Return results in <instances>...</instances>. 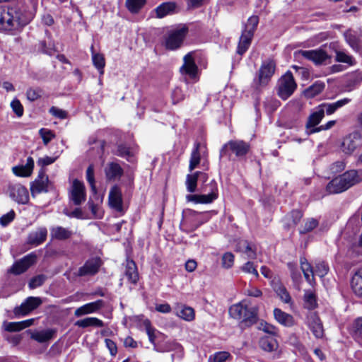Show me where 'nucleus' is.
I'll return each mask as SVG.
<instances>
[{"mask_svg":"<svg viewBox=\"0 0 362 362\" xmlns=\"http://www.w3.org/2000/svg\"><path fill=\"white\" fill-rule=\"evenodd\" d=\"M251 33L242 32V35L240 37L239 43L238 45L237 52L240 55H243L249 48L251 44L252 39L253 37Z\"/></svg>","mask_w":362,"mask_h":362,"instance_id":"e433bc0d","label":"nucleus"},{"mask_svg":"<svg viewBox=\"0 0 362 362\" xmlns=\"http://www.w3.org/2000/svg\"><path fill=\"white\" fill-rule=\"evenodd\" d=\"M201 177L205 182L208 179V175L202 172L197 171L192 175H187L186 178L187 189L189 192H194L197 189L198 178Z\"/></svg>","mask_w":362,"mask_h":362,"instance_id":"bb28decb","label":"nucleus"},{"mask_svg":"<svg viewBox=\"0 0 362 362\" xmlns=\"http://www.w3.org/2000/svg\"><path fill=\"white\" fill-rule=\"evenodd\" d=\"M323 117V110L317 107L316 110L310 114L306 122L305 127L308 134L311 129L317 128L316 126L320 124Z\"/></svg>","mask_w":362,"mask_h":362,"instance_id":"72a5a7b5","label":"nucleus"},{"mask_svg":"<svg viewBox=\"0 0 362 362\" xmlns=\"http://www.w3.org/2000/svg\"><path fill=\"white\" fill-rule=\"evenodd\" d=\"M39 134L42 139L45 145L47 144L54 137V134L49 129L42 128L39 130Z\"/></svg>","mask_w":362,"mask_h":362,"instance_id":"680f3d73","label":"nucleus"},{"mask_svg":"<svg viewBox=\"0 0 362 362\" xmlns=\"http://www.w3.org/2000/svg\"><path fill=\"white\" fill-rule=\"evenodd\" d=\"M300 264L305 280L310 285H313L315 283V274L322 278L329 271V267L325 262L316 263L315 268H313L305 257H300Z\"/></svg>","mask_w":362,"mask_h":362,"instance_id":"20e7f679","label":"nucleus"},{"mask_svg":"<svg viewBox=\"0 0 362 362\" xmlns=\"http://www.w3.org/2000/svg\"><path fill=\"white\" fill-rule=\"evenodd\" d=\"M274 315L276 320L285 327H292L295 325L293 317L279 308L274 310Z\"/></svg>","mask_w":362,"mask_h":362,"instance_id":"c756f323","label":"nucleus"},{"mask_svg":"<svg viewBox=\"0 0 362 362\" xmlns=\"http://www.w3.org/2000/svg\"><path fill=\"white\" fill-rule=\"evenodd\" d=\"M105 178L108 181H115L119 180L123 174L124 170L117 162H109L104 168Z\"/></svg>","mask_w":362,"mask_h":362,"instance_id":"6ab92c4d","label":"nucleus"},{"mask_svg":"<svg viewBox=\"0 0 362 362\" xmlns=\"http://www.w3.org/2000/svg\"><path fill=\"white\" fill-rule=\"evenodd\" d=\"M351 286L357 296L362 297V268L358 269L353 275Z\"/></svg>","mask_w":362,"mask_h":362,"instance_id":"f704fd0d","label":"nucleus"},{"mask_svg":"<svg viewBox=\"0 0 362 362\" xmlns=\"http://www.w3.org/2000/svg\"><path fill=\"white\" fill-rule=\"evenodd\" d=\"M31 13L18 6H0V31H19L30 23Z\"/></svg>","mask_w":362,"mask_h":362,"instance_id":"f257e3e1","label":"nucleus"},{"mask_svg":"<svg viewBox=\"0 0 362 362\" xmlns=\"http://www.w3.org/2000/svg\"><path fill=\"white\" fill-rule=\"evenodd\" d=\"M48 177L43 173L32 183L30 191L33 195L48 192Z\"/></svg>","mask_w":362,"mask_h":362,"instance_id":"4be33fe9","label":"nucleus"},{"mask_svg":"<svg viewBox=\"0 0 362 362\" xmlns=\"http://www.w3.org/2000/svg\"><path fill=\"white\" fill-rule=\"evenodd\" d=\"M92 50V62L94 66L98 70L100 75L104 74V67L105 65V60L102 54L94 53L93 46L91 47Z\"/></svg>","mask_w":362,"mask_h":362,"instance_id":"a18cd8bd","label":"nucleus"},{"mask_svg":"<svg viewBox=\"0 0 362 362\" xmlns=\"http://www.w3.org/2000/svg\"><path fill=\"white\" fill-rule=\"evenodd\" d=\"M298 54L313 61L315 64H321L330 58L327 52L321 49L315 50H300Z\"/></svg>","mask_w":362,"mask_h":362,"instance_id":"a211bd4d","label":"nucleus"},{"mask_svg":"<svg viewBox=\"0 0 362 362\" xmlns=\"http://www.w3.org/2000/svg\"><path fill=\"white\" fill-rule=\"evenodd\" d=\"M46 279V277L45 275H37L36 276H34L32 278L28 284V286L30 289L35 288L37 287H39L43 284Z\"/></svg>","mask_w":362,"mask_h":362,"instance_id":"e2e57ef3","label":"nucleus"},{"mask_svg":"<svg viewBox=\"0 0 362 362\" xmlns=\"http://www.w3.org/2000/svg\"><path fill=\"white\" fill-rule=\"evenodd\" d=\"M362 82V71H356L349 76V85L355 86Z\"/></svg>","mask_w":362,"mask_h":362,"instance_id":"052dcab7","label":"nucleus"},{"mask_svg":"<svg viewBox=\"0 0 362 362\" xmlns=\"http://www.w3.org/2000/svg\"><path fill=\"white\" fill-rule=\"evenodd\" d=\"M37 255L35 253L31 252L16 262L9 269V272L15 275L23 274L27 271L30 266L35 263Z\"/></svg>","mask_w":362,"mask_h":362,"instance_id":"f8f14e48","label":"nucleus"},{"mask_svg":"<svg viewBox=\"0 0 362 362\" xmlns=\"http://www.w3.org/2000/svg\"><path fill=\"white\" fill-rule=\"evenodd\" d=\"M15 218V212L11 210L8 213L3 215L0 218V224L2 226H6L8 223H10Z\"/></svg>","mask_w":362,"mask_h":362,"instance_id":"338daca9","label":"nucleus"},{"mask_svg":"<svg viewBox=\"0 0 362 362\" xmlns=\"http://www.w3.org/2000/svg\"><path fill=\"white\" fill-rule=\"evenodd\" d=\"M347 189L346 185L343 182L341 175L332 179L326 187V191L329 194H338Z\"/></svg>","mask_w":362,"mask_h":362,"instance_id":"cd10ccee","label":"nucleus"},{"mask_svg":"<svg viewBox=\"0 0 362 362\" xmlns=\"http://www.w3.org/2000/svg\"><path fill=\"white\" fill-rule=\"evenodd\" d=\"M228 312L231 317L240 320V325L243 327H250L257 320V309L248 307L245 301L232 305Z\"/></svg>","mask_w":362,"mask_h":362,"instance_id":"f03ea898","label":"nucleus"},{"mask_svg":"<svg viewBox=\"0 0 362 362\" xmlns=\"http://www.w3.org/2000/svg\"><path fill=\"white\" fill-rule=\"evenodd\" d=\"M55 332L52 329L36 332L31 335V338L37 342L44 343L52 339Z\"/></svg>","mask_w":362,"mask_h":362,"instance_id":"a19ab883","label":"nucleus"},{"mask_svg":"<svg viewBox=\"0 0 362 362\" xmlns=\"http://www.w3.org/2000/svg\"><path fill=\"white\" fill-rule=\"evenodd\" d=\"M235 250L245 254L248 259H253L257 257L256 246L246 240H239L236 244Z\"/></svg>","mask_w":362,"mask_h":362,"instance_id":"412c9836","label":"nucleus"},{"mask_svg":"<svg viewBox=\"0 0 362 362\" xmlns=\"http://www.w3.org/2000/svg\"><path fill=\"white\" fill-rule=\"evenodd\" d=\"M47 235L46 228H39L28 234L27 243L33 246H37L45 241Z\"/></svg>","mask_w":362,"mask_h":362,"instance_id":"b1692460","label":"nucleus"},{"mask_svg":"<svg viewBox=\"0 0 362 362\" xmlns=\"http://www.w3.org/2000/svg\"><path fill=\"white\" fill-rule=\"evenodd\" d=\"M101 264L102 262L99 257L89 259L78 269L77 276H85L95 275L98 272Z\"/></svg>","mask_w":362,"mask_h":362,"instance_id":"f3484780","label":"nucleus"},{"mask_svg":"<svg viewBox=\"0 0 362 362\" xmlns=\"http://www.w3.org/2000/svg\"><path fill=\"white\" fill-rule=\"evenodd\" d=\"M124 275L129 282L136 284L139 280L137 267L133 260H127Z\"/></svg>","mask_w":362,"mask_h":362,"instance_id":"473e14b6","label":"nucleus"},{"mask_svg":"<svg viewBox=\"0 0 362 362\" xmlns=\"http://www.w3.org/2000/svg\"><path fill=\"white\" fill-rule=\"evenodd\" d=\"M176 315L186 321L194 319V310L192 308L185 305H177L175 308Z\"/></svg>","mask_w":362,"mask_h":362,"instance_id":"ea45409f","label":"nucleus"},{"mask_svg":"<svg viewBox=\"0 0 362 362\" xmlns=\"http://www.w3.org/2000/svg\"><path fill=\"white\" fill-rule=\"evenodd\" d=\"M185 98V95L180 88H175L172 93V99L174 104H176Z\"/></svg>","mask_w":362,"mask_h":362,"instance_id":"774afa93","label":"nucleus"},{"mask_svg":"<svg viewBox=\"0 0 362 362\" xmlns=\"http://www.w3.org/2000/svg\"><path fill=\"white\" fill-rule=\"evenodd\" d=\"M188 29L186 27L173 30L165 38V45L168 49L175 50L181 47Z\"/></svg>","mask_w":362,"mask_h":362,"instance_id":"1a4fd4ad","label":"nucleus"},{"mask_svg":"<svg viewBox=\"0 0 362 362\" xmlns=\"http://www.w3.org/2000/svg\"><path fill=\"white\" fill-rule=\"evenodd\" d=\"M259 346L265 351L272 352L277 348L276 339L270 337H263L259 339Z\"/></svg>","mask_w":362,"mask_h":362,"instance_id":"c03bdc74","label":"nucleus"},{"mask_svg":"<svg viewBox=\"0 0 362 362\" xmlns=\"http://www.w3.org/2000/svg\"><path fill=\"white\" fill-rule=\"evenodd\" d=\"M273 288L277 296L281 298V300L286 303H289L291 301V298L286 288L279 282H274L273 283Z\"/></svg>","mask_w":362,"mask_h":362,"instance_id":"79ce46f5","label":"nucleus"},{"mask_svg":"<svg viewBox=\"0 0 362 362\" xmlns=\"http://www.w3.org/2000/svg\"><path fill=\"white\" fill-rule=\"evenodd\" d=\"M324 83L317 81L305 90L304 95L308 98H312L320 94L324 90Z\"/></svg>","mask_w":362,"mask_h":362,"instance_id":"49530a36","label":"nucleus"},{"mask_svg":"<svg viewBox=\"0 0 362 362\" xmlns=\"http://www.w3.org/2000/svg\"><path fill=\"white\" fill-rule=\"evenodd\" d=\"M229 358H231V355L229 352L218 351L211 355L208 362H226Z\"/></svg>","mask_w":362,"mask_h":362,"instance_id":"864d4df0","label":"nucleus"},{"mask_svg":"<svg viewBox=\"0 0 362 362\" xmlns=\"http://www.w3.org/2000/svg\"><path fill=\"white\" fill-rule=\"evenodd\" d=\"M235 262V256L230 252H225L221 258V266L223 268L228 269H230Z\"/></svg>","mask_w":362,"mask_h":362,"instance_id":"6e6d98bb","label":"nucleus"},{"mask_svg":"<svg viewBox=\"0 0 362 362\" xmlns=\"http://www.w3.org/2000/svg\"><path fill=\"white\" fill-rule=\"evenodd\" d=\"M200 143L196 142L194 145V148L191 153L189 169L192 171L199 164L201 157L199 153Z\"/></svg>","mask_w":362,"mask_h":362,"instance_id":"37998d69","label":"nucleus"},{"mask_svg":"<svg viewBox=\"0 0 362 362\" xmlns=\"http://www.w3.org/2000/svg\"><path fill=\"white\" fill-rule=\"evenodd\" d=\"M297 84L295 82L293 74L288 71L281 77L278 82L277 95L282 99H288L295 91Z\"/></svg>","mask_w":362,"mask_h":362,"instance_id":"0eeeda50","label":"nucleus"},{"mask_svg":"<svg viewBox=\"0 0 362 362\" xmlns=\"http://www.w3.org/2000/svg\"><path fill=\"white\" fill-rule=\"evenodd\" d=\"M72 235L73 232L71 230L62 226H54L50 229V235L52 239L65 240L69 239Z\"/></svg>","mask_w":362,"mask_h":362,"instance_id":"2f4dec72","label":"nucleus"},{"mask_svg":"<svg viewBox=\"0 0 362 362\" xmlns=\"http://www.w3.org/2000/svg\"><path fill=\"white\" fill-rule=\"evenodd\" d=\"M276 64L273 60H267L262 62L257 77L253 80L252 88L259 94L270 82L275 72Z\"/></svg>","mask_w":362,"mask_h":362,"instance_id":"7ed1b4c3","label":"nucleus"},{"mask_svg":"<svg viewBox=\"0 0 362 362\" xmlns=\"http://www.w3.org/2000/svg\"><path fill=\"white\" fill-rule=\"evenodd\" d=\"M250 150L249 143L243 140H230L225 144L220 150V158L225 156H230L232 153L236 157L245 156Z\"/></svg>","mask_w":362,"mask_h":362,"instance_id":"39448f33","label":"nucleus"},{"mask_svg":"<svg viewBox=\"0 0 362 362\" xmlns=\"http://www.w3.org/2000/svg\"><path fill=\"white\" fill-rule=\"evenodd\" d=\"M352 334L356 340L362 344V317L357 318L354 322Z\"/></svg>","mask_w":362,"mask_h":362,"instance_id":"8fccbe9b","label":"nucleus"},{"mask_svg":"<svg viewBox=\"0 0 362 362\" xmlns=\"http://www.w3.org/2000/svg\"><path fill=\"white\" fill-rule=\"evenodd\" d=\"M361 146H362V135L359 132L356 131L343 138L340 148L343 153L351 155Z\"/></svg>","mask_w":362,"mask_h":362,"instance_id":"6e6552de","label":"nucleus"},{"mask_svg":"<svg viewBox=\"0 0 362 362\" xmlns=\"http://www.w3.org/2000/svg\"><path fill=\"white\" fill-rule=\"evenodd\" d=\"M240 269L244 273L252 274L256 278L259 277L257 266L252 262L247 261L240 267Z\"/></svg>","mask_w":362,"mask_h":362,"instance_id":"13d9d810","label":"nucleus"},{"mask_svg":"<svg viewBox=\"0 0 362 362\" xmlns=\"http://www.w3.org/2000/svg\"><path fill=\"white\" fill-rule=\"evenodd\" d=\"M335 60L336 62L346 63L351 66L355 64V61L352 56L341 51H336Z\"/></svg>","mask_w":362,"mask_h":362,"instance_id":"4d7b16f0","label":"nucleus"},{"mask_svg":"<svg viewBox=\"0 0 362 362\" xmlns=\"http://www.w3.org/2000/svg\"><path fill=\"white\" fill-rule=\"evenodd\" d=\"M8 190L11 198L17 203L25 204L28 202L29 194L25 187L21 184H15L11 185Z\"/></svg>","mask_w":362,"mask_h":362,"instance_id":"dca6fc26","label":"nucleus"},{"mask_svg":"<svg viewBox=\"0 0 362 362\" xmlns=\"http://www.w3.org/2000/svg\"><path fill=\"white\" fill-rule=\"evenodd\" d=\"M144 325L146 329V334L148 339L151 344L156 346V339L157 330L151 326V322L148 320L144 321Z\"/></svg>","mask_w":362,"mask_h":362,"instance_id":"603ef678","label":"nucleus"},{"mask_svg":"<svg viewBox=\"0 0 362 362\" xmlns=\"http://www.w3.org/2000/svg\"><path fill=\"white\" fill-rule=\"evenodd\" d=\"M11 107L17 117H20L23 115V107L18 99H14L11 103Z\"/></svg>","mask_w":362,"mask_h":362,"instance_id":"69168bd1","label":"nucleus"},{"mask_svg":"<svg viewBox=\"0 0 362 362\" xmlns=\"http://www.w3.org/2000/svg\"><path fill=\"white\" fill-rule=\"evenodd\" d=\"M305 324L313 332V335L318 339L324 336L322 323L316 313H309L305 319Z\"/></svg>","mask_w":362,"mask_h":362,"instance_id":"ddd939ff","label":"nucleus"},{"mask_svg":"<svg viewBox=\"0 0 362 362\" xmlns=\"http://www.w3.org/2000/svg\"><path fill=\"white\" fill-rule=\"evenodd\" d=\"M341 177L347 189H349L362 180V170H349L341 175Z\"/></svg>","mask_w":362,"mask_h":362,"instance_id":"393cba45","label":"nucleus"},{"mask_svg":"<svg viewBox=\"0 0 362 362\" xmlns=\"http://www.w3.org/2000/svg\"><path fill=\"white\" fill-rule=\"evenodd\" d=\"M201 213H199L196 211L190 210L189 212V216H187L181 223V226H182L183 230L185 232L194 231L204 223H205L206 219H200L198 216L200 215Z\"/></svg>","mask_w":362,"mask_h":362,"instance_id":"2eb2a0df","label":"nucleus"},{"mask_svg":"<svg viewBox=\"0 0 362 362\" xmlns=\"http://www.w3.org/2000/svg\"><path fill=\"white\" fill-rule=\"evenodd\" d=\"M346 42L354 49H357L359 47V38L356 33L351 30H348L344 33Z\"/></svg>","mask_w":362,"mask_h":362,"instance_id":"de8ad7c7","label":"nucleus"},{"mask_svg":"<svg viewBox=\"0 0 362 362\" xmlns=\"http://www.w3.org/2000/svg\"><path fill=\"white\" fill-rule=\"evenodd\" d=\"M74 325L81 328H86L88 327H103L104 326V323L101 320L94 317H88L77 320Z\"/></svg>","mask_w":362,"mask_h":362,"instance_id":"4c0bfd02","label":"nucleus"},{"mask_svg":"<svg viewBox=\"0 0 362 362\" xmlns=\"http://www.w3.org/2000/svg\"><path fill=\"white\" fill-rule=\"evenodd\" d=\"M86 180L90 186L92 192L96 193L97 189L95 187L93 165H90L86 170Z\"/></svg>","mask_w":362,"mask_h":362,"instance_id":"bf43d9fd","label":"nucleus"},{"mask_svg":"<svg viewBox=\"0 0 362 362\" xmlns=\"http://www.w3.org/2000/svg\"><path fill=\"white\" fill-rule=\"evenodd\" d=\"M103 305L104 301L103 300H98L95 302L85 304L75 310L74 315L76 317H81L84 315L95 313L103 307Z\"/></svg>","mask_w":362,"mask_h":362,"instance_id":"5701e85b","label":"nucleus"},{"mask_svg":"<svg viewBox=\"0 0 362 362\" xmlns=\"http://www.w3.org/2000/svg\"><path fill=\"white\" fill-rule=\"evenodd\" d=\"M33 168L34 160L32 157H28L25 165L13 167V172L17 176L28 177L31 175Z\"/></svg>","mask_w":362,"mask_h":362,"instance_id":"c85d7f7f","label":"nucleus"},{"mask_svg":"<svg viewBox=\"0 0 362 362\" xmlns=\"http://www.w3.org/2000/svg\"><path fill=\"white\" fill-rule=\"evenodd\" d=\"M259 23V18L257 16H250L247 23L245 25L243 32L245 33H251V34L254 35V33Z\"/></svg>","mask_w":362,"mask_h":362,"instance_id":"3c124183","label":"nucleus"},{"mask_svg":"<svg viewBox=\"0 0 362 362\" xmlns=\"http://www.w3.org/2000/svg\"><path fill=\"white\" fill-rule=\"evenodd\" d=\"M108 199L110 207L117 211H123L122 192L119 187L115 185L110 189Z\"/></svg>","mask_w":362,"mask_h":362,"instance_id":"aec40b11","label":"nucleus"},{"mask_svg":"<svg viewBox=\"0 0 362 362\" xmlns=\"http://www.w3.org/2000/svg\"><path fill=\"white\" fill-rule=\"evenodd\" d=\"M197 58V52L192 51L183 57V64L180 68V73L183 76H187L189 79L197 82L199 81V69L195 63Z\"/></svg>","mask_w":362,"mask_h":362,"instance_id":"423d86ee","label":"nucleus"},{"mask_svg":"<svg viewBox=\"0 0 362 362\" xmlns=\"http://www.w3.org/2000/svg\"><path fill=\"white\" fill-rule=\"evenodd\" d=\"M304 308L312 310L317 307V296L312 290H305L303 296Z\"/></svg>","mask_w":362,"mask_h":362,"instance_id":"58836bf2","label":"nucleus"},{"mask_svg":"<svg viewBox=\"0 0 362 362\" xmlns=\"http://www.w3.org/2000/svg\"><path fill=\"white\" fill-rule=\"evenodd\" d=\"M113 153L117 156L125 158L129 162H134V154L126 144H117Z\"/></svg>","mask_w":362,"mask_h":362,"instance_id":"c9c22d12","label":"nucleus"},{"mask_svg":"<svg viewBox=\"0 0 362 362\" xmlns=\"http://www.w3.org/2000/svg\"><path fill=\"white\" fill-rule=\"evenodd\" d=\"M176 8V4L174 2H164L157 6L154 11L156 16L158 18H162L168 15H170L175 13Z\"/></svg>","mask_w":362,"mask_h":362,"instance_id":"7c9ffc66","label":"nucleus"},{"mask_svg":"<svg viewBox=\"0 0 362 362\" xmlns=\"http://www.w3.org/2000/svg\"><path fill=\"white\" fill-rule=\"evenodd\" d=\"M42 92L40 88H30L26 92L27 98L30 101H35L41 97Z\"/></svg>","mask_w":362,"mask_h":362,"instance_id":"0e129e2a","label":"nucleus"},{"mask_svg":"<svg viewBox=\"0 0 362 362\" xmlns=\"http://www.w3.org/2000/svg\"><path fill=\"white\" fill-rule=\"evenodd\" d=\"M42 301L39 297H28L26 300L21 303L19 307H16L14 309V313L16 315H26L29 314L31 311L38 308Z\"/></svg>","mask_w":362,"mask_h":362,"instance_id":"4468645a","label":"nucleus"},{"mask_svg":"<svg viewBox=\"0 0 362 362\" xmlns=\"http://www.w3.org/2000/svg\"><path fill=\"white\" fill-rule=\"evenodd\" d=\"M210 185L211 191L208 194H189L187 196V199L195 204H210L213 202L218 198V187L214 180L211 182Z\"/></svg>","mask_w":362,"mask_h":362,"instance_id":"9b49d317","label":"nucleus"},{"mask_svg":"<svg viewBox=\"0 0 362 362\" xmlns=\"http://www.w3.org/2000/svg\"><path fill=\"white\" fill-rule=\"evenodd\" d=\"M34 319L25 320L21 322H4L3 326L7 332H19L29 327L33 324Z\"/></svg>","mask_w":362,"mask_h":362,"instance_id":"a878e982","label":"nucleus"},{"mask_svg":"<svg viewBox=\"0 0 362 362\" xmlns=\"http://www.w3.org/2000/svg\"><path fill=\"white\" fill-rule=\"evenodd\" d=\"M146 3V0H126L125 5L129 12L137 13Z\"/></svg>","mask_w":362,"mask_h":362,"instance_id":"09e8293b","label":"nucleus"},{"mask_svg":"<svg viewBox=\"0 0 362 362\" xmlns=\"http://www.w3.org/2000/svg\"><path fill=\"white\" fill-rule=\"evenodd\" d=\"M318 224V220L314 218H309L305 221L303 227L300 230V233L305 234L309 233L315 229Z\"/></svg>","mask_w":362,"mask_h":362,"instance_id":"5fc2aeb1","label":"nucleus"},{"mask_svg":"<svg viewBox=\"0 0 362 362\" xmlns=\"http://www.w3.org/2000/svg\"><path fill=\"white\" fill-rule=\"evenodd\" d=\"M86 197L84 184L77 179L74 180L69 190L70 199L75 205L78 206L86 201Z\"/></svg>","mask_w":362,"mask_h":362,"instance_id":"9d476101","label":"nucleus"}]
</instances>
